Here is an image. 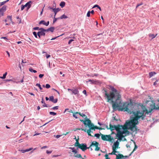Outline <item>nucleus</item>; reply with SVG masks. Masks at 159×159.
<instances>
[{
    "mask_svg": "<svg viewBox=\"0 0 159 159\" xmlns=\"http://www.w3.org/2000/svg\"><path fill=\"white\" fill-rule=\"evenodd\" d=\"M49 31H50L52 32L54 31L55 30V28L54 27H51L48 28Z\"/></svg>",
    "mask_w": 159,
    "mask_h": 159,
    "instance_id": "393cba45",
    "label": "nucleus"
},
{
    "mask_svg": "<svg viewBox=\"0 0 159 159\" xmlns=\"http://www.w3.org/2000/svg\"><path fill=\"white\" fill-rule=\"evenodd\" d=\"M105 157L106 158V159H110V158H108V155L107 154H106L105 155Z\"/></svg>",
    "mask_w": 159,
    "mask_h": 159,
    "instance_id": "4d7b16f0",
    "label": "nucleus"
},
{
    "mask_svg": "<svg viewBox=\"0 0 159 159\" xmlns=\"http://www.w3.org/2000/svg\"><path fill=\"white\" fill-rule=\"evenodd\" d=\"M32 149H33L32 148H30L29 149H26L27 152L29 151L32 150Z\"/></svg>",
    "mask_w": 159,
    "mask_h": 159,
    "instance_id": "69168bd1",
    "label": "nucleus"
},
{
    "mask_svg": "<svg viewBox=\"0 0 159 159\" xmlns=\"http://www.w3.org/2000/svg\"><path fill=\"white\" fill-rule=\"evenodd\" d=\"M82 93H84V94L86 95V96L87 95V93H86V90H84L83 91Z\"/></svg>",
    "mask_w": 159,
    "mask_h": 159,
    "instance_id": "864d4df0",
    "label": "nucleus"
},
{
    "mask_svg": "<svg viewBox=\"0 0 159 159\" xmlns=\"http://www.w3.org/2000/svg\"><path fill=\"white\" fill-rule=\"evenodd\" d=\"M78 148L81 149L82 151H84L87 149H89V147H87L86 143H81L79 145Z\"/></svg>",
    "mask_w": 159,
    "mask_h": 159,
    "instance_id": "6e6552de",
    "label": "nucleus"
},
{
    "mask_svg": "<svg viewBox=\"0 0 159 159\" xmlns=\"http://www.w3.org/2000/svg\"><path fill=\"white\" fill-rule=\"evenodd\" d=\"M45 87L47 89H49L50 87V85L48 84H46L45 85Z\"/></svg>",
    "mask_w": 159,
    "mask_h": 159,
    "instance_id": "ea45409f",
    "label": "nucleus"
},
{
    "mask_svg": "<svg viewBox=\"0 0 159 159\" xmlns=\"http://www.w3.org/2000/svg\"><path fill=\"white\" fill-rule=\"evenodd\" d=\"M49 100L52 101L54 103H56L57 102L58 99L57 98L54 99L53 96H51L49 97Z\"/></svg>",
    "mask_w": 159,
    "mask_h": 159,
    "instance_id": "f8f14e48",
    "label": "nucleus"
},
{
    "mask_svg": "<svg viewBox=\"0 0 159 159\" xmlns=\"http://www.w3.org/2000/svg\"><path fill=\"white\" fill-rule=\"evenodd\" d=\"M43 76H44V75L43 74H40L39 75V78H42L43 77Z\"/></svg>",
    "mask_w": 159,
    "mask_h": 159,
    "instance_id": "6e6d98bb",
    "label": "nucleus"
},
{
    "mask_svg": "<svg viewBox=\"0 0 159 159\" xmlns=\"http://www.w3.org/2000/svg\"><path fill=\"white\" fill-rule=\"evenodd\" d=\"M101 138L102 140L104 141H111L113 139V138L110 135H101Z\"/></svg>",
    "mask_w": 159,
    "mask_h": 159,
    "instance_id": "39448f33",
    "label": "nucleus"
},
{
    "mask_svg": "<svg viewBox=\"0 0 159 159\" xmlns=\"http://www.w3.org/2000/svg\"><path fill=\"white\" fill-rule=\"evenodd\" d=\"M90 15V11H89L88 12L87 14V16L88 17H89Z\"/></svg>",
    "mask_w": 159,
    "mask_h": 159,
    "instance_id": "49530a36",
    "label": "nucleus"
},
{
    "mask_svg": "<svg viewBox=\"0 0 159 159\" xmlns=\"http://www.w3.org/2000/svg\"><path fill=\"white\" fill-rule=\"evenodd\" d=\"M76 114L77 115L79 114L80 116H82L83 117H85V118L86 119L85 120H87V119H88L87 118V116L84 114H83V113L81 114V113H79V112H76Z\"/></svg>",
    "mask_w": 159,
    "mask_h": 159,
    "instance_id": "f3484780",
    "label": "nucleus"
},
{
    "mask_svg": "<svg viewBox=\"0 0 159 159\" xmlns=\"http://www.w3.org/2000/svg\"><path fill=\"white\" fill-rule=\"evenodd\" d=\"M36 85L38 86L40 89L42 90L43 89V88L41 87V85L37 83Z\"/></svg>",
    "mask_w": 159,
    "mask_h": 159,
    "instance_id": "473e14b6",
    "label": "nucleus"
},
{
    "mask_svg": "<svg viewBox=\"0 0 159 159\" xmlns=\"http://www.w3.org/2000/svg\"><path fill=\"white\" fill-rule=\"evenodd\" d=\"M75 136V139H76V142L75 143V146L76 147H77L78 148V147H79V145H80V143L78 142V140L76 139V136Z\"/></svg>",
    "mask_w": 159,
    "mask_h": 159,
    "instance_id": "6ab92c4d",
    "label": "nucleus"
},
{
    "mask_svg": "<svg viewBox=\"0 0 159 159\" xmlns=\"http://www.w3.org/2000/svg\"><path fill=\"white\" fill-rule=\"evenodd\" d=\"M51 57L50 55H48V54H46V57L47 58H48L49 57Z\"/></svg>",
    "mask_w": 159,
    "mask_h": 159,
    "instance_id": "338daca9",
    "label": "nucleus"
},
{
    "mask_svg": "<svg viewBox=\"0 0 159 159\" xmlns=\"http://www.w3.org/2000/svg\"><path fill=\"white\" fill-rule=\"evenodd\" d=\"M65 2H61L60 4V6L61 8L64 7L65 5Z\"/></svg>",
    "mask_w": 159,
    "mask_h": 159,
    "instance_id": "4be33fe9",
    "label": "nucleus"
},
{
    "mask_svg": "<svg viewBox=\"0 0 159 159\" xmlns=\"http://www.w3.org/2000/svg\"><path fill=\"white\" fill-rule=\"evenodd\" d=\"M49 21H47L46 23L45 22V25L46 26H48L49 24Z\"/></svg>",
    "mask_w": 159,
    "mask_h": 159,
    "instance_id": "bf43d9fd",
    "label": "nucleus"
},
{
    "mask_svg": "<svg viewBox=\"0 0 159 159\" xmlns=\"http://www.w3.org/2000/svg\"><path fill=\"white\" fill-rule=\"evenodd\" d=\"M52 90H54L55 91H56L59 94H60L59 92L58 91H57V90L55 89H54L52 88Z\"/></svg>",
    "mask_w": 159,
    "mask_h": 159,
    "instance_id": "680f3d73",
    "label": "nucleus"
},
{
    "mask_svg": "<svg viewBox=\"0 0 159 159\" xmlns=\"http://www.w3.org/2000/svg\"><path fill=\"white\" fill-rule=\"evenodd\" d=\"M86 75H87V76H90V77H94V76L92 74H87Z\"/></svg>",
    "mask_w": 159,
    "mask_h": 159,
    "instance_id": "8fccbe9b",
    "label": "nucleus"
},
{
    "mask_svg": "<svg viewBox=\"0 0 159 159\" xmlns=\"http://www.w3.org/2000/svg\"><path fill=\"white\" fill-rule=\"evenodd\" d=\"M157 35V34H156L155 35H154L153 34H149L148 36L150 37H151L152 38L151 39H152L155 38Z\"/></svg>",
    "mask_w": 159,
    "mask_h": 159,
    "instance_id": "aec40b11",
    "label": "nucleus"
},
{
    "mask_svg": "<svg viewBox=\"0 0 159 159\" xmlns=\"http://www.w3.org/2000/svg\"><path fill=\"white\" fill-rule=\"evenodd\" d=\"M7 72H6L4 74H3L2 76L0 77V78L2 79H5L6 77V76L7 75Z\"/></svg>",
    "mask_w": 159,
    "mask_h": 159,
    "instance_id": "a878e982",
    "label": "nucleus"
},
{
    "mask_svg": "<svg viewBox=\"0 0 159 159\" xmlns=\"http://www.w3.org/2000/svg\"><path fill=\"white\" fill-rule=\"evenodd\" d=\"M94 136L97 137V138H99L100 136V135L98 134H94Z\"/></svg>",
    "mask_w": 159,
    "mask_h": 159,
    "instance_id": "79ce46f5",
    "label": "nucleus"
},
{
    "mask_svg": "<svg viewBox=\"0 0 159 159\" xmlns=\"http://www.w3.org/2000/svg\"><path fill=\"white\" fill-rule=\"evenodd\" d=\"M142 4H143V3H141L140 4H138L136 6V8H137L138 7L142 5Z\"/></svg>",
    "mask_w": 159,
    "mask_h": 159,
    "instance_id": "e2e57ef3",
    "label": "nucleus"
},
{
    "mask_svg": "<svg viewBox=\"0 0 159 159\" xmlns=\"http://www.w3.org/2000/svg\"><path fill=\"white\" fill-rule=\"evenodd\" d=\"M7 19L10 20V21L12 20V17L11 16H7Z\"/></svg>",
    "mask_w": 159,
    "mask_h": 159,
    "instance_id": "58836bf2",
    "label": "nucleus"
},
{
    "mask_svg": "<svg viewBox=\"0 0 159 159\" xmlns=\"http://www.w3.org/2000/svg\"><path fill=\"white\" fill-rule=\"evenodd\" d=\"M129 132L127 130H124L122 131H118L116 136L118 138V139L120 140L122 138L129 134Z\"/></svg>",
    "mask_w": 159,
    "mask_h": 159,
    "instance_id": "20e7f679",
    "label": "nucleus"
},
{
    "mask_svg": "<svg viewBox=\"0 0 159 159\" xmlns=\"http://www.w3.org/2000/svg\"><path fill=\"white\" fill-rule=\"evenodd\" d=\"M6 82H10V81H12V80L11 79H7L5 80Z\"/></svg>",
    "mask_w": 159,
    "mask_h": 159,
    "instance_id": "3c124183",
    "label": "nucleus"
},
{
    "mask_svg": "<svg viewBox=\"0 0 159 159\" xmlns=\"http://www.w3.org/2000/svg\"><path fill=\"white\" fill-rule=\"evenodd\" d=\"M156 74V73L155 72H151L149 73V78H151L154 75Z\"/></svg>",
    "mask_w": 159,
    "mask_h": 159,
    "instance_id": "412c9836",
    "label": "nucleus"
},
{
    "mask_svg": "<svg viewBox=\"0 0 159 159\" xmlns=\"http://www.w3.org/2000/svg\"><path fill=\"white\" fill-rule=\"evenodd\" d=\"M9 1V0H7L6 1H3V2H1L0 4V6H2V5H4V4H5V3L7 2H8Z\"/></svg>",
    "mask_w": 159,
    "mask_h": 159,
    "instance_id": "c85d7f7f",
    "label": "nucleus"
},
{
    "mask_svg": "<svg viewBox=\"0 0 159 159\" xmlns=\"http://www.w3.org/2000/svg\"><path fill=\"white\" fill-rule=\"evenodd\" d=\"M39 30H40L39 32H44V29L43 28H39Z\"/></svg>",
    "mask_w": 159,
    "mask_h": 159,
    "instance_id": "4c0bfd02",
    "label": "nucleus"
},
{
    "mask_svg": "<svg viewBox=\"0 0 159 159\" xmlns=\"http://www.w3.org/2000/svg\"><path fill=\"white\" fill-rule=\"evenodd\" d=\"M112 151L111 152L112 155H115L116 156V159H125L124 158V156L122 154H116V153L118 152L116 151V150L112 149Z\"/></svg>",
    "mask_w": 159,
    "mask_h": 159,
    "instance_id": "423d86ee",
    "label": "nucleus"
},
{
    "mask_svg": "<svg viewBox=\"0 0 159 159\" xmlns=\"http://www.w3.org/2000/svg\"><path fill=\"white\" fill-rule=\"evenodd\" d=\"M96 148L95 149V151H98L99 150L100 148L98 147V145H97L95 146Z\"/></svg>",
    "mask_w": 159,
    "mask_h": 159,
    "instance_id": "e433bc0d",
    "label": "nucleus"
},
{
    "mask_svg": "<svg viewBox=\"0 0 159 159\" xmlns=\"http://www.w3.org/2000/svg\"><path fill=\"white\" fill-rule=\"evenodd\" d=\"M90 82L92 84H101V82L99 80H93L89 79V80L86 81V82Z\"/></svg>",
    "mask_w": 159,
    "mask_h": 159,
    "instance_id": "9d476101",
    "label": "nucleus"
},
{
    "mask_svg": "<svg viewBox=\"0 0 159 159\" xmlns=\"http://www.w3.org/2000/svg\"><path fill=\"white\" fill-rule=\"evenodd\" d=\"M114 120H112L111 121L110 124V128L109 129L111 130H117L118 129V127L117 126L115 125H112V124L113 123V122Z\"/></svg>",
    "mask_w": 159,
    "mask_h": 159,
    "instance_id": "1a4fd4ad",
    "label": "nucleus"
},
{
    "mask_svg": "<svg viewBox=\"0 0 159 159\" xmlns=\"http://www.w3.org/2000/svg\"><path fill=\"white\" fill-rule=\"evenodd\" d=\"M67 17H68L66 16L65 14H63L60 16L61 19H66Z\"/></svg>",
    "mask_w": 159,
    "mask_h": 159,
    "instance_id": "cd10ccee",
    "label": "nucleus"
},
{
    "mask_svg": "<svg viewBox=\"0 0 159 159\" xmlns=\"http://www.w3.org/2000/svg\"><path fill=\"white\" fill-rule=\"evenodd\" d=\"M52 152V151H48V150H47L46 151V153H47L48 154H50Z\"/></svg>",
    "mask_w": 159,
    "mask_h": 159,
    "instance_id": "de8ad7c7",
    "label": "nucleus"
},
{
    "mask_svg": "<svg viewBox=\"0 0 159 159\" xmlns=\"http://www.w3.org/2000/svg\"><path fill=\"white\" fill-rule=\"evenodd\" d=\"M82 130H84V131L85 132H87V133H88V135H89V136H92L91 134H90V133L91 132H92V131H91V129H90V128H89V129H88V130H86V129H81Z\"/></svg>",
    "mask_w": 159,
    "mask_h": 159,
    "instance_id": "2eb2a0df",
    "label": "nucleus"
},
{
    "mask_svg": "<svg viewBox=\"0 0 159 159\" xmlns=\"http://www.w3.org/2000/svg\"><path fill=\"white\" fill-rule=\"evenodd\" d=\"M32 2L31 1H30L26 3L25 5H24L25 7H27V10H28L31 7V5L30 3H31Z\"/></svg>",
    "mask_w": 159,
    "mask_h": 159,
    "instance_id": "ddd939ff",
    "label": "nucleus"
},
{
    "mask_svg": "<svg viewBox=\"0 0 159 159\" xmlns=\"http://www.w3.org/2000/svg\"><path fill=\"white\" fill-rule=\"evenodd\" d=\"M43 106L44 107H50V106L49 105L46 104H45V105H43Z\"/></svg>",
    "mask_w": 159,
    "mask_h": 159,
    "instance_id": "a18cd8bd",
    "label": "nucleus"
},
{
    "mask_svg": "<svg viewBox=\"0 0 159 159\" xmlns=\"http://www.w3.org/2000/svg\"><path fill=\"white\" fill-rule=\"evenodd\" d=\"M39 28L38 27H35L33 28V30H39Z\"/></svg>",
    "mask_w": 159,
    "mask_h": 159,
    "instance_id": "c03bdc74",
    "label": "nucleus"
},
{
    "mask_svg": "<svg viewBox=\"0 0 159 159\" xmlns=\"http://www.w3.org/2000/svg\"><path fill=\"white\" fill-rule=\"evenodd\" d=\"M108 89L111 91L108 93L107 89L104 88V97L106 98L108 102H111L114 110L126 111L131 114L133 108V104L131 102H126L123 103L120 98L121 96L118 91L113 86L108 85Z\"/></svg>",
    "mask_w": 159,
    "mask_h": 159,
    "instance_id": "f257e3e1",
    "label": "nucleus"
},
{
    "mask_svg": "<svg viewBox=\"0 0 159 159\" xmlns=\"http://www.w3.org/2000/svg\"><path fill=\"white\" fill-rule=\"evenodd\" d=\"M60 10V9L59 8H54V9H53V11L55 14L54 17H55L56 14L58 11H59Z\"/></svg>",
    "mask_w": 159,
    "mask_h": 159,
    "instance_id": "dca6fc26",
    "label": "nucleus"
},
{
    "mask_svg": "<svg viewBox=\"0 0 159 159\" xmlns=\"http://www.w3.org/2000/svg\"><path fill=\"white\" fill-rule=\"evenodd\" d=\"M81 122H82L84 125H87L89 127V128L92 129H99L100 130L104 128H99V127L97 126H94V125L91 123V121L89 119L84 120H80Z\"/></svg>",
    "mask_w": 159,
    "mask_h": 159,
    "instance_id": "7ed1b4c3",
    "label": "nucleus"
},
{
    "mask_svg": "<svg viewBox=\"0 0 159 159\" xmlns=\"http://www.w3.org/2000/svg\"><path fill=\"white\" fill-rule=\"evenodd\" d=\"M75 157L78 158H82L81 155L79 154H77Z\"/></svg>",
    "mask_w": 159,
    "mask_h": 159,
    "instance_id": "72a5a7b5",
    "label": "nucleus"
},
{
    "mask_svg": "<svg viewBox=\"0 0 159 159\" xmlns=\"http://www.w3.org/2000/svg\"><path fill=\"white\" fill-rule=\"evenodd\" d=\"M78 115H77L76 114V112L75 113H73V116L74 117L75 119H77L78 118L77 116Z\"/></svg>",
    "mask_w": 159,
    "mask_h": 159,
    "instance_id": "f704fd0d",
    "label": "nucleus"
},
{
    "mask_svg": "<svg viewBox=\"0 0 159 159\" xmlns=\"http://www.w3.org/2000/svg\"><path fill=\"white\" fill-rule=\"evenodd\" d=\"M67 90L68 91H71V94L72 95L73 94L75 95H77V96H79V91L77 89H68Z\"/></svg>",
    "mask_w": 159,
    "mask_h": 159,
    "instance_id": "0eeeda50",
    "label": "nucleus"
},
{
    "mask_svg": "<svg viewBox=\"0 0 159 159\" xmlns=\"http://www.w3.org/2000/svg\"><path fill=\"white\" fill-rule=\"evenodd\" d=\"M74 41V39H71L69 41H68V44L69 45L70 44V43H71Z\"/></svg>",
    "mask_w": 159,
    "mask_h": 159,
    "instance_id": "37998d69",
    "label": "nucleus"
},
{
    "mask_svg": "<svg viewBox=\"0 0 159 159\" xmlns=\"http://www.w3.org/2000/svg\"><path fill=\"white\" fill-rule=\"evenodd\" d=\"M62 35V34L60 35H59V36H57V37H54V38H52V39H51V40H54V39H56V38H58V37H60V36H61V35Z\"/></svg>",
    "mask_w": 159,
    "mask_h": 159,
    "instance_id": "a19ab883",
    "label": "nucleus"
},
{
    "mask_svg": "<svg viewBox=\"0 0 159 159\" xmlns=\"http://www.w3.org/2000/svg\"><path fill=\"white\" fill-rule=\"evenodd\" d=\"M33 34L36 38H38V33H37L36 32H33Z\"/></svg>",
    "mask_w": 159,
    "mask_h": 159,
    "instance_id": "c756f323",
    "label": "nucleus"
},
{
    "mask_svg": "<svg viewBox=\"0 0 159 159\" xmlns=\"http://www.w3.org/2000/svg\"><path fill=\"white\" fill-rule=\"evenodd\" d=\"M58 107H59V106H55L54 107H53L52 108V110H57L58 108Z\"/></svg>",
    "mask_w": 159,
    "mask_h": 159,
    "instance_id": "c9c22d12",
    "label": "nucleus"
},
{
    "mask_svg": "<svg viewBox=\"0 0 159 159\" xmlns=\"http://www.w3.org/2000/svg\"><path fill=\"white\" fill-rule=\"evenodd\" d=\"M19 151L21 152L22 153H24L25 152H27L26 149L24 150H19Z\"/></svg>",
    "mask_w": 159,
    "mask_h": 159,
    "instance_id": "5fc2aeb1",
    "label": "nucleus"
},
{
    "mask_svg": "<svg viewBox=\"0 0 159 159\" xmlns=\"http://www.w3.org/2000/svg\"><path fill=\"white\" fill-rule=\"evenodd\" d=\"M6 7L5 6H3L0 9L3 12L6 11Z\"/></svg>",
    "mask_w": 159,
    "mask_h": 159,
    "instance_id": "5701e85b",
    "label": "nucleus"
},
{
    "mask_svg": "<svg viewBox=\"0 0 159 159\" xmlns=\"http://www.w3.org/2000/svg\"><path fill=\"white\" fill-rule=\"evenodd\" d=\"M158 81L157 80L153 83V85H156L157 84V82H158Z\"/></svg>",
    "mask_w": 159,
    "mask_h": 159,
    "instance_id": "774afa93",
    "label": "nucleus"
},
{
    "mask_svg": "<svg viewBox=\"0 0 159 159\" xmlns=\"http://www.w3.org/2000/svg\"><path fill=\"white\" fill-rule=\"evenodd\" d=\"M49 114L50 115L53 116H55L57 114V113H56L53 111H50L49 112Z\"/></svg>",
    "mask_w": 159,
    "mask_h": 159,
    "instance_id": "2f4dec72",
    "label": "nucleus"
},
{
    "mask_svg": "<svg viewBox=\"0 0 159 159\" xmlns=\"http://www.w3.org/2000/svg\"><path fill=\"white\" fill-rule=\"evenodd\" d=\"M25 6H24V5H22L21 6V11H22L24 8H25Z\"/></svg>",
    "mask_w": 159,
    "mask_h": 159,
    "instance_id": "13d9d810",
    "label": "nucleus"
},
{
    "mask_svg": "<svg viewBox=\"0 0 159 159\" xmlns=\"http://www.w3.org/2000/svg\"><path fill=\"white\" fill-rule=\"evenodd\" d=\"M69 149H71L72 150V151L73 152H74L75 153H76L77 152V151L75 148H74L70 147L69 148Z\"/></svg>",
    "mask_w": 159,
    "mask_h": 159,
    "instance_id": "b1692460",
    "label": "nucleus"
},
{
    "mask_svg": "<svg viewBox=\"0 0 159 159\" xmlns=\"http://www.w3.org/2000/svg\"><path fill=\"white\" fill-rule=\"evenodd\" d=\"M99 6L98 5L96 4V5H94L93 6V8H95V7H98H98H99Z\"/></svg>",
    "mask_w": 159,
    "mask_h": 159,
    "instance_id": "0e129e2a",
    "label": "nucleus"
},
{
    "mask_svg": "<svg viewBox=\"0 0 159 159\" xmlns=\"http://www.w3.org/2000/svg\"><path fill=\"white\" fill-rule=\"evenodd\" d=\"M41 102L42 103H43V105H45V104H46L44 100H43V98H42V101H41Z\"/></svg>",
    "mask_w": 159,
    "mask_h": 159,
    "instance_id": "603ef678",
    "label": "nucleus"
},
{
    "mask_svg": "<svg viewBox=\"0 0 159 159\" xmlns=\"http://www.w3.org/2000/svg\"><path fill=\"white\" fill-rule=\"evenodd\" d=\"M39 24H42L45 25V21L44 20H42L39 23Z\"/></svg>",
    "mask_w": 159,
    "mask_h": 159,
    "instance_id": "7c9ffc66",
    "label": "nucleus"
},
{
    "mask_svg": "<svg viewBox=\"0 0 159 159\" xmlns=\"http://www.w3.org/2000/svg\"><path fill=\"white\" fill-rule=\"evenodd\" d=\"M97 145H99L98 143L96 141H94L90 145V147H91V146H95Z\"/></svg>",
    "mask_w": 159,
    "mask_h": 159,
    "instance_id": "a211bd4d",
    "label": "nucleus"
},
{
    "mask_svg": "<svg viewBox=\"0 0 159 159\" xmlns=\"http://www.w3.org/2000/svg\"><path fill=\"white\" fill-rule=\"evenodd\" d=\"M134 143V144H135V147H134V148L133 150V152H134V151H135L136 150V149L137 148V146L136 145L135 143Z\"/></svg>",
    "mask_w": 159,
    "mask_h": 159,
    "instance_id": "09e8293b",
    "label": "nucleus"
},
{
    "mask_svg": "<svg viewBox=\"0 0 159 159\" xmlns=\"http://www.w3.org/2000/svg\"><path fill=\"white\" fill-rule=\"evenodd\" d=\"M119 143L118 140L116 142H114L113 145L112 146V149H114L116 150L118 148Z\"/></svg>",
    "mask_w": 159,
    "mask_h": 159,
    "instance_id": "9b49d317",
    "label": "nucleus"
},
{
    "mask_svg": "<svg viewBox=\"0 0 159 159\" xmlns=\"http://www.w3.org/2000/svg\"><path fill=\"white\" fill-rule=\"evenodd\" d=\"M54 19L53 20V23H55L57 20V19L54 16Z\"/></svg>",
    "mask_w": 159,
    "mask_h": 159,
    "instance_id": "052dcab7",
    "label": "nucleus"
},
{
    "mask_svg": "<svg viewBox=\"0 0 159 159\" xmlns=\"http://www.w3.org/2000/svg\"><path fill=\"white\" fill-rule=\"evenodd\" d=\"M29 70L31 72L36 73L37 71L34 70H33L31 67L29 69Z\"/></svg>",
    "mask_w": 159,
    "mask_h": 159,
    "instance_id": "bb28decb",
    "label": "nucleus"
},
{
    "mask_svg": "<svg viewBox=\"0 0 159 159\" xmlns=\"http://www.w3.org/2000/svg\"><path fill=\"white\" fill-rule=\"evenodd\" d=\"M45 35V33L44 32H38V36L39 39H41V36H44Z\"/></svg>",
    "mask_w": 159,
    "mask_h": 159,
    "instance_id": "4468645a",
    "label": "nucleus"
},
{
    "mask_svg": "<svg viewBox=\"0 0 159 159\" xmlns=\"http://www.w3.org/2000/svg\"><path fill=\"white\" fill-rule=\"evenodd\" d=\"M147 113H148L147 110L144 109L134 112V118L132 120H127L126 121L124 129H129L133 132H135L136 133L137 129L136 125L139 122L138 120H140V119L142 120L144 119Z\"/></svg>",
    "mask_w": 159,
    "mask_h": 159,
    "instance_id": "f03ea898",
    "label": "nucleus"
}]
</instances>
